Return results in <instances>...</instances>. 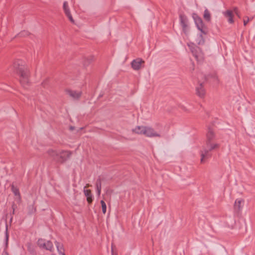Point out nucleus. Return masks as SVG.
<instances>
[{
  "mask_svg": "<svg viewBox=\"0 0 255 255\" xmlns=\"http://www.w3.org/2000/svg\"><path fill=\"white\" fill-rule=\"evenodd\" d=\"M13 68L16 73L19 76V80L21 85L27 88L29 83L30 72L25 65V63L21 60H17L13 63Z\"/></svg>",
  "mask_w": 255,
  "mask_h": 255,
  "instance_id": "obj_1",
  "label": "nucleus"
},
{
  "mask_svg": "<svg viewBox=\"0 0 255 255\" xmlns=\"http://www.w3.org/2000/svg\"><path fill=\"white\" fill-rule=\"evenodd\" d=\"M206 137L207 140L206 147L201 151V162H204V158H208L211 156V154L209 153L210 151L219 147V144L212 143V141L215 139L216 135L214 129L210 127L208 128Z\"/></svg>",
  "mask_w": 255,
  "mask_h": 255,
  "instance_id": "obj_2",
  "label": "nucleus"
},
{
  "mask_svg": "<svg viewBox=\"0 0 255 255\" xmlns=\"http://www.w3.org/2000/svg\"><path fill=\"white\" fill-rule=\"evenodd\" d=\"M47 153L54 161L60 163H62L66 161L71 154V153L68 151H58L53 149L48 150Z\"/></svg>",
  "mask_w": 255,
  "mask_h": 255,
  "instance_id": "obj_3",
  "label": "nucleus"
},
{
  "mask_svg": "<svg viewBox=\"0 0 255 255\" xmlns=\"http://www.w3.org/2000/svg\"><path fill=\"white\" fill-rule=\"evenodd\" d=\"M188 46L197 61L200 62H202L204 60V56L201 49L193 43L188 44Z\"/></svg>",
  "mask_w": 255,
  "mask_h": 255,
  "instance_id": "obj_4",
  "label": "nucleus"
},
{
  "mask_svg": "<svg viewBox=\"0 0 255 255\" xmlns=\"http://www.w3.org/2000/svg\"><path fill=\"white\" fill-rule=\"evenodd\" d=\"M194 19L197 28L202 33L206 34L207 31L204 29V24L201 18L197 16L194 17Z\"/></svg>",
  "mask_w": 255,
  "mask_h": 255,
  "instance_id": "obj_5",
  "label": "nucleus"
},
{
  "mask_svg": "<svg viewBox=\"0 0 255 255\" xmlns=\"http://www.w3.org/2000/svg\"><path fill=\"white\" fill-rule=\"evenodd\" d=\"M144 135L148 137H160V135L159 134L156 133L154 131V129L149 127H145L144 129Z\"/></svg>",
  "mask_w": 255,
  "mask_h": 255,
  "instance_id": "obj_6",
  "label": "nucleus"
},
{
  "mask_svg": "<svg viewBox=\"0 0 255 255\" xmlns=\"http://www.w3.org/2000/svg\"><path fill=\"white\" fill-rule=\"evenodd\" d=\"M144 63V61L141 58H137L133 60L131 63L132 68L135 70H138L141 68L142 64Z\"/></svg>",
  "mask_w": 255,
  "mask_h": 255,
  "instance_id": "obj_7",
  "label": "nucleus"
},
{
  "mask_svg": "<svg viewBox=\"0 0 255 255\" xmlns=\"http://www.w3.org/2000/svg\"><path fill=\"white\" fill-rule=\"evenodd\" d=\"M63 9H64V12L66 14V15L68 17V18H69V20L72 22V23H74V20L72 17V16L71 14V12H70V9L69 8V6H68V2L66 1H65L64 2H63Z\"/></svg>",
  "mask_w": 255,
  "mask_h": 255,
  "instance_id": "obj_8",
  "label": "nucleus"
},
{
  "mask_svg": "<svg viewBox=\"0 0 255 255\" xmlns=\"http://www.w3.org/2000/svg\"><path fill=\"white\" fill-rule=\"evenodd\" d=\"M196 94L200 98H203L205 94V90L203 87V83H200L196 88Z\"/></svg>",
  "mask_w": 255,
  "mask_h": 255,
  "instance_id": "obj_9",
  "label": "nucleus"
},
{
  "mask_svg": "<svg viewBox=\"0 0 255 255\" xmlns=\"http://www.w3.org/2000/svg\"><path fill=\"white\" fill-rule=\"evenodd\" d=\"M67 93L74 99H78L81 96L82 92L81 91H76L72 90H67Z\"/></svg>",
  "mask_w": 255,
  "mask_h": 255,
  "instance_id": "obj_10",
  "label": "nucleus"
},
{
  "mask_svg": "<svg viewBox=\"0 0 255 255\" xmlns=\"http://www.w3.org/2000/svg\"><path fill=\"white\" fill-rule=\"evenodd\" d=\"M224 16L228 18V21L229 23H233L234 20L233 19V14L232 11L231 10H227L226 11L223 12Z\"/></svg>",
  "mask_w": 255,
  "mask_h": 255,
  "instance_id": "obj_11",
  "label": "nucleus"
},
{
  "mask_svg": "<svg viewBox=\"0 0 255 255\" xmlns=\"http://www.w3.org/2000/svg\"><path fill=\"white\" fill-rule=\"evenodd\" d=\"M84 193L85 196L87 197V201L89 203L91 204L93 200V196L91 193V191L89 189H85V187H84Z\"/></svg>",
  "mask_w": 255,
  "mask_h": 255,
  "instance_id": "obj_12",
  "label": "nucleus"
},
{
  "mask_svg": "<svg viewBox=\"0 0 255 255\" xmlns=\"http://www.w3.org/2000/svg\"><path fill=\"white\" fill-rule=\"evenodd\" d=\"M41 249L52 252L54 249L53 243L50 241H45L44 246H42Z\"/></svg>",
  "mask_w": 255,
  "mask_h": 255,
  "instance_id": "obj_13",
  "label": "nucleus"
},
{
  "mask_svg": "<svg viewBox=\"0 0 255 255\" xmlns=\"http://www.w3.org/2000/svg\"><path fill=\"white\" fill-rule=\"evenodd\" d=\"M244 203V200L241 199H237L236 200L235 204H234V208L236 210L240 211L242 208L243 205L242 204Z\"/></svg>",
  "mask_w": 255,
  "mask_h": 255,
  "instance_id": "obj_14",
  "label": "nucleus"
},
{
  "mask_svg": "<svg viewBox=\"0 0 255 255\" xmlns=\"http://www.w3.org/2000/svg\"><path fill=\"white\" fill-rule=\"evenodd\" d=\"M179 19H180V24L181 26H182L183 25L185 26V25L189 24L188 18L187 17V16L185 15L182 14H180Z\"/></svg>",
  "mask_w": 255,
  "mask_h": 255,
  "instance_id": "obj_15",
  "label": "nucleus"
},
{
  "mask_svg": "<svg viewBox=\"0 0 255 255\" xmlns=\"http://www.w3.org/2000/svg\"><path fill=\"white\" fill-rule=\"evenodd\" d=\"M55 244L58 253L59 255H62V254H64V249L63 248V245L61 244L57 241L55 242Z\"/></svg>",
  "mask_w": 255,
  "mask_h": 255,
  "instance_id": "obj_16",
  "label": "nucleus"
},
{
  "mask_svg": "<svg viewBox=\"0 0 255 255\" xmlns=\"http://www.w3.org/2000/svg\"><path fill=\"white\" fill-rule=\"evenodd\" d=\"M96 186L97 194L99 196L101 194L102 186L101 179L100 177L98 178L96 181Z\"/></svg>",
  "mask_w": 255,
  "mask_h": 255,
  "instance_id": "obj_17",
  "label": "nucleus"
},
{
  "mask_svg": "<svg viewBox=\"0 0 255 255\" xmlns=\"http://www.w3.org/2000/svg\"><path fill=\"white\" fill-rule=\"evenodd\" d=\"M145 127L143 126H137L135 128L132 129V131L137 134H144V129Z\"/></svg>",
  "mask_w": 255,
  "mask_h": 255,
  "instance_id": "obj_18",
  "label": "nucleus"
},
{
  "mask_svg": "<svg viewBox=\"0 0 255 255\" xmlns=\"http://www.w3.org/2000/svg\"><path fill=\"white\" fill-rule=\"evenodd\" d=\"M5 234V246L7 247L8 245V239H9V234L8 231V225L7 223L6 220H5V230L4 232Z\"/></svg>",
  "mask_w": 255,
  "mask_h": 255,
  "instance_id": "obj_19",
  "label": "nucleus"
},
{
  "mask_svg": "<svg viewBox=\"0 0 255 255\" xmlns=\"http://www.w3.org/2000/svg\"><path fill=\"white\" fill-rule=\"evenodd\" d=\"M94 57L90 56L89 57L85 58L83 60V65L85 67L88 66L93 60Z\"/></svg>",
  "mask_w": 255,
  "mask_h": 255,
  "instance_id": "obj_20",
  "label": "nucleus"
},
{
  "mask_svg": "<svg viewBox=\"0 0 255 255\" xmlns=\"http://www.w3.org/2000/svg\"><path fill=\"white\" fill-rule=\"evenodd\" d=\"M11 190L15 196H17L18 198V200H21L20 194L19 191V190L16 187H14L13 185L11 186Z\"/></svg>",
  "mask_w": 255,
  "mask_h": 255,
  "instance_id": "obj_21",
  "label": "nucleus"
},
{
  "mask_svg": "<svg viewBox=\"0 0 255 255\" xmlns=\"http://www.w3.org/2000/svg\"><path fill=\"white\" fill-rule=\"evenodd\" d=\"M203 17L206 21H210L211 14H210L209 11L207 9H206L204 10Z\"/></svg>",
  "mask_w": 255,
  "mask_h": 255,
  "instance_id": "obj_22",
  "label": "nucleus"
},
{
  "mask_svg": "<svg viewBox=\"0 0 255 255\" xmlns=\"http://www.w3.org/2000/svg\"><path fill=\"white\" fill-rule=\"evenodd\" d=\"M27 209L28 214L29 215H31L36 212V208L34 207L33 205L28 206Z\"/></svg>",
  "mask_w": 255,
  "mask_h": 255,
  "instance_id": "obj_23",
  "label": "nucleus"
},
{
  "mask_svg": "<svg viewBox=\"0 0 255 255\" xmlns=\"http://www.w3.org/2000/svg\"><path fill=\"white\" fill-rule=\"evenodd\" d=\"M45 239H42V238H40L37 241V245L41 249V248L43 246H44V244H45Z\"/></svg>",
  "mask_w": 255,
  "mask_h": 255,
  "instance_id": "obj_24",
  "label": "nucleus"
},
{
  "mask_svg": "<svg viewBox=\"0 0 255 255\" xmlns=\"http://www.w3.org/2000/svg\"><path fill=\"white\" fill-rule=\"evenodd\" d=\"M102 206V212L104 214H105L107 211V206L105 202L103 200L100 201Z\"/></svg>",
  "mask_w": 255,
  "mask_h": 255,
  "instance_id": "obj_25",
  "label": "nucleus"
},
{
  "mask_svg": "<svg viewBox=\"0 0 255 255\" xmlns=\"http://www.w3.org/2000/svg\"><path fill=\"white\" fill-rule=\"evenodd\" d=\"M182 30L183 32L186 34L187 35L189 31V24L185 25V26L183 25L182 26Z\"/></svg>",
  "mask_w": 255,
  "mask_h": 255,
  "instance_id": "obj_26",
  "label": "nucleus"
},
{
  "mask_svg": "<svg viewBox=\"0 0 255 255\" xmlns=\"http://www.w3.org/2000/svg\"><path fill=\"white\" fill-rule=\"evenodd\" d=\"M29 34V33L28 31H25V30H23L21 32H20L19 34H18V35L19 36H27Z\"/></svg>",
  "mask_w": 255,
  "mask_h": 255,
  "instance_id": "obj_27",
  "label": "nucleus"
},
{
  "mask_svg": "<svg viewBox=\"0 0 255 255\" xmlns=\"http://www.w3.org/2000/svg\"><path fill=\"white\" fill-rule=\"evenodd\" d=\"M11 208H12V212L10 213V216H11V215L13 216V215H14L15 214V209L17 208V206L14 203H12V206H11Z\"/></svg>",
  "mask_w": 255,
  "mask_h": 255,
  "instance_id": "obj_28",
  "label": "nucleus"
},
{
  "mask_svg": "<svg viewBox=\"0 0 255 255\" xmlns=\"http://www.w3.org/2000/svg\"><path fill=\"white\" fill-rule=\"evenodd\" d=\"M199 40L198 41H197V43L198 44H202L204 43V40L203 38V37H202V35L201 34H200L199 35Z\"/></svg>",
  "mask_w": 255,
  "mask_h": 255,
  "instance_id": "obj_29",
  "label": "nucleus"
},
{
  "mask_svg": "<svg viewBox=\"0 0 255 255\" xmlns=\"http://www.w3.org/2000/svg\"><path fill=\"white\" fill-rule=\"evenodd\" d=\"M249 21V17H247V20H245V19L244 20V25L245 26H246Z\"/></svg>",
  "mask_w": 255,
  "mask_h": 255,
  "instance_id": "obj_30",
  "label": "nucleus"
},
{
  "mask_svg": "<svg viewBox=\"0 0 255 255\" xmlns=\"http://www.w3.org/2000/svg\"><path fill=\"white\" fill-rule=\"evenodd\" d=\"M47 83H48V81L47 80L45 81H44L42 83V86L45 88L46 87V85L47 84Z\"/></svg>",
  "mask_w": 255,
  "mask_h": 255,
  "instance_id": "obj_31",
  "label": "nucleus"
},
{
  "mask_svg": "<svg viewBox=\"0 0 255 255\" xmlns=\"http://www.w3.org/2000/svg\"><path fill=\"white\" fill-rule=\"evenodd\" d=\"M234 11H235V12H236V14H237L239 17H240L239 14L238 12V9H237V7H235V8H234Z\"/></svg>",
  "mask_w": 255,
  "mask_h": 255,
  "instance_id": "obj_32",
  "label": "nucleus"
},
{
  "mask_svg": "<svg viewBox=\"0 0 255 255\" xmlns=\"http://www.w3.org/2000/svg\"><path fill=\"white\" fill-rule=\"evenodd\" d=\"M12 220H13V216L11 215V216H10V220H9V225L10 226L11 224V223L12 222Z\"/></svg>",
  "mask_w": 255,
  "mask_h": 255,
  "instance_id": "obj_33",
  "label": "nucleus"
}]
</instances>
